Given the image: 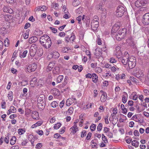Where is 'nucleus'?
Returning a JSON list of instances; mask_svg holds the SVG:
<instances>
[{
    "label": "nucleus",
    "mask_w": 149,
    "mask_h": 149,
    "mask_svg": "<svg viewBox=\"0 0 149 149\" xmlns=\"http://www.w3.org/2000/svg\"><path fill=\"white\" fill-rule=\"evenodd\" d=\"M127 32V30L125 28H123L121 30H120L116 33L114 34L113 36L118 41L121 40L124 38L126 35Z\"/></svg>",
    "instance_id": "1"
},
{
    "label": "nucleus",
    "mask_w": 149,
    "mask_h": 149,
    "mask_svg": "<svg viewBox=\"0 0 149 149\" xmlns=\"http://www.w3.org/2000/svg\"><path fill=\"white\" fill-rule=\"evenodd\" d=\"M125 12V9L124 7L121 5L118 6L116 11V16L118 17H121Z\"/></svg>",
    "instance_id": "2"
},
{
    "label": "nucleus",
    "mask_w": 149,
    "mask_h": 149,
    "mask_svg": "<svg viewBox=\"0 0 149 149\" xmlns=\"http://www.w3.org/2000/svg\"><path fill=\"white\" fill-rule=\"evenodd\" d=\"M141 21L145 26L149 24V13L145 14L143 16Z\"/></svg>",
    "instance_id": "3"
},
{
    "label": "nucleus",
    "mask_w": 149,
    "mask_h": 149,
    "mask_svg": "<svg viewBox=\"0 0 149 149\" xmlns=\"http://www.w3.org/2000/svg\"><path fill=\"white\" fill-rule=\"evenodd\" d=\"M135 5L137 7L145 6L148 3L147 0H137L135 2Z\"/></svg>",
    "instance_id": "4"
},
{
    "label": "nucleus",
    "mask_w": 149,
    "mask_h": 149,
    "mask_svg": "<svg viewBox=\"0 0 149 149\" xmlns=\"http://www.w3.org/2000/svg\"><path fill=\"white\" fill-rule=\"evenodd\" d=\"M134 59L133 58L132 59L130 58L129 59H127L128 65L130 69H132L134 68L136 65V59L135 57H134Z\"/></svg>",
    "instance_id": "5"
},
{
    "label": "nucleus",
    "mask_w": 149,
    "mask_h": 149,
    "mask_svg": "<svg viewBox=\"0 0 149 149\" xmlns=\"http://www.w3.org/2000/svg\"><path fill=\"white\" fill-rule=\"evenodd\" d=\"M120 28V23L118 22L116 23L112 27L111 33V35L113 36L114 34L117 32V31Z\"/></svg>",
    "instance_id": "6"
},
{
    "label": "nucleus",
    "mask_w": 149,
    "mask_h": 149,
    "mask_svg": "<svg viewBox=\"0 0 149 149\" xmlns=\"http://www.w3.org/2000/svg\"><path fill=\"white\" fill-rule=\"evenodd\" d=\"M37 65L35 63H33L29 65L27 67V70L29 72L34 71L37 69Z\"/></svg>",
    "instance_id": "7"
},
{
    "label": "nucleus",
    "mask_w": 149,
    "mask_h": 149,
    "mask_svg": "<svg viewBox=\"0 0 149 149\" xmlns=\"http://www.w3.org/2000/svg\"><path fill=\"white\" fill-rule=\"evenodd\" d=\"M127 42L130 46L133 47H134L135 45V42L134 41L133 38L131 36H130L127 40Z\"/></svg>",
    "instance_id": "8"
},
{
    "label": "nucleus",
    "mask_w": 149,
    "mask_h": 149,
    "mask_svg": "<svg viewBox=\"0 0 149 149\" xmlns=\"http://www.w3.org/2000/svg\"><path fill=\"white\" fill-rule=\"evenodd\" d=\"M99 22H93L91 23V28L92 30L93 31H95L97 30L98 27Z\"/></svg>",
    "instance_id": "9"
},
{
    "label": "nucleus",
    "mask_w": 149,
    "mask_h": 149,
    "mask_svg": "<svg viewBox=\"0 0 149 149\" xmlns=\"http://www.w3.org/2000/svg\"><path fill=\"white\" fill-rule=\"evenodd\" d=\"M3 11L10 14H12L13 12V10L8 6H5L3 8Z\"/></svg>",
    "instance_id": "10"
},
{
    "label": "nucleus",
    "mask_w": 149,
    "mask_h": 149,
    "mask_svg": "<svg viewBox=\"0 0 149 149\" xmlns=\"http://www.w3.org/2000/svg\"><path fill=\"white\" fill-rule=\"evenodd\" d=\"M40 40H41L42 41H44L46 42H48V41H49V40H51L50 37L46 34L44 35L41 36L40 38Z\"/></svg>",
    "instance_id": "11"
},
{
    "label": "nucleus",
    "mask_w": 149,
    "mask_h": 149,
    "mask_svg": "<svg viewBox=\"0 0 149 149\" xmlns=\"http://www.w3.org/2000/svg\"><path fill=\"white\" fill-rule=\"evenodd\" d=\"M95 52H94V55L96 56H101L102 53L101 48H97L95 50Z\"/></svg>",
    "instance_id": "12"
},
{
    "label": "nucleus",
    "mask_w": 149,
    "mask_h": 149,
    "mask_svg": "<svg viewBox=\"0 0 149 149\" xmlns=\"http://www.w3.org/2000/svg\"><path fill=\"white\" fill-rule=\"evenodd\" d=\"M38 38L36 36H32L29 39V42L30 44L34 43L37 41Z\"/></svg>",
    "instance_id": "13"
},
{
    "label": "nucleus",
    "mask_w": 149,
    "mask_h": 149,
    "mask_svg": "<svg viewBox=\"0 0 149 149\" xmlns=\"http://www.w3.org/2000/svg\"><path fill=\"white\" fill-rule=\"evenodd\" d=\"M52 44L51 40H49L48 42H45V44H43V46L46 49H48L50 47Z\"/></svg>",
    "instance_id": "14"
},
{
    "label": "nucleus",
    "mask_w": 149,
    "mask_h": 149,
    "mask_svg": "<svg viewBox=\"0 0 149 149\" xmlns=\"http://www.w3.org/2000/svg\"><path fill=\"white\" fill-rule=\"evenodd\" d=\"M53 95L58 96L60 94L59 90L56 88H54L53 89Z\"/></svg>",
    "instance_id": "15"
},
{
    "label": "nucleus",
    "mask_w": 149,
    "mask_h": 149,
    "mask_svg": "<svg viewBox=\"0 0 149 149\" xmlns=\"http://www.w3.org/2000/svg\"><path fill=\"white\" fill-rule=\"evenodd\" d=\"M33 138H34V136L32 134L29 135L28 137L29 140L31 142V144L33 145V144L34 141Z\"/></svg>",
    "instance_id": "16"
},
{
    "label": "nucleus",
    "mask_w": 149,
    "mask_h": 149,
    "mask_svg": "<svg viewBox=\"0 0 149 149\" xmlns=\"http://www.w3.org/2000/svg\"><path fill=\"white\" fill-rule=\"evenodd\" d=\"M60 54L56 52H54L52 54V58H58L60 56Z\"/></svg>",
    "instance_id": "17"
},
{
    "label": "nucleus",
    "mask_w": 149,
    "mask_h": 149,
    "mask_svg": "<svg viewBox=\"0 0 149 149\" xmlns=\"http://www.w3.org/2000/svg\"><path fill=\"white\" fill-rule=\"evenodd\" d=\"M136 77L140 79L141 77H143L144 74L141 71L138 72L136 73Z\"/></svg>",
    "instance_id": "18"
},
{
    "label": "nucleus",
    "mask_w": 149,
    "mask_h": 149,
    "mask_svg": "<svg viewBox=\"0 0 149 149\" xmlns=\"http://www.w3.org/2000/svg\"><path fill=\"white\" fill-rule=\"evenodd\" d=\"M132 144L133 146L137 148L139 146V142L135 140H134L132 141Z\"/></svg>",
    "instance_id": "19"
},
{
    "label": "nucleus",
    "mask_w": 149,
    "mask_h": 149,
    "mask_svg": "<svg viewBox=\"0 0 149 149\" xmlns=\"http://www.w3.org/2000/svg\"><path fill=\"white\" fill-rule=\"evenodd\" d=\"M63 75H60L58 76L56 79V82L57 83H60L63 80Z\"/></svg>",
    "instance_id": "20"
},
{
    "label": "nucleus",
    "mask_w": 149,
    "mask_h": 149,
    "mask_svg": "<svg viewBox=\"0 0 149 149\" xmlns=\"http://www.w3.org/2000/svg\"><path fill=\"white\" fill-rule=\"evenodd\" d=\"M54 64L53 63H50L49 64L47 67V70H48V71H50L52 70Z\"/></svg>",
    "instance_id": "21"
},
{
    "label": "nucleus",
    "mask_w": 149,
    "mask_h": 149,
    "mask_svg": "<svg viewBox=\"0 0 149 149\" xmlns=\"http://www.w3.org/2000/svg\"><path fill=\"white\" fill-rule=\"evenodd\" d=\"M92 77L93 81L95 83L97 80L98 77L95 73H93L92 74Z\"/></svg>",
    "instance_id": "22"
},
{
    "label": "nucleus",
    "mask_w": 149,
    "mask_h": 149,
    "mask_svg": "<svg viewBox=\"0 0 149 149\" xmlns=\"http://www.w3.org/2000/svg\"><path fill=\"white\" fill-rule=\"evenodd\" d=\"M47 9V8L45 6H42L38 7V8H37V10L39 11L41 10V11H43Z\"/></svg>",
    "instance_id": "23"
},
{
    "label": "nucleus",
    "mask_w": 149,
    "mask_h": 149,
    "mask_svg": "<svg viewBox=\"0 0 149 149\" xmlns=\"http://www.w3.org/2000/svg\"><path fill=\"white\" fill-rule=\"evenodd\" d=\"M13 16L11 15H10L7 14L5 15L4 17V18L5 19V20L8 21L12 19L13 18Z\"/></svg>",
    "instance_id": "24"
},
{
    "label": "nucleus",
    "mask_w": 149,
    "mask_h": 149,
    "mask_svg": "<svg viewBox=\"0 0 149 149\" xmlns=\"http://www.w3.org/2000/svg\"><path fill=\"white\" fill-rule=\"evenodd\" d=\"M16 138L15 136H13L12 137L11 139L10 140V144L11 145H13L15 142Z\"/></svg>",
    "instance_id": "25"
},
{
    "label": "nucleus",
    "mask_w": 149,
    "mask_h": 149,
    "mask_svg": "<svg viewBox=\"0 0 149 149\" xmlns=\"http://www.w3.org/2000/svg\"><path fill=\"white\" fill-rule=\"evenodd\" d=\"M107 97V94L101 96L100 101L102 102H104L106 100Z\"/></svg>",
    "instance_id": "26"
},
{
    "label": "nucleus",
    "mask_w": 149,
    "mask_h": 149,
    "mask_svg": "<svg viewBox=\"0 0 149 149\" xmlns=\"http://www.w3.org/2000/svg\"><path fill=\"white\" fill-rule=\"evenodd\" d=\"M116 55L117 56V58H118V59H120V58H121L122 56V54L121 51L116 52Z\"/></svg>",
    "instance_id": "27"
},
{
    "label": "nucleus",
    "mask_w": 149,
    "mask_h": 149,
    "mask_svg": "<svg viewBox=\"0 0 149 149\" xmlns=\"http://www.w3.org/2000/svg\"><path fill=\"white\" fill-rule=\"evenodd\" d=\"M37 54L38 56L41 57L43 54V52L42 49H39L37 51Z\"/></svg>",
    "instance_id": "28"
},
{
    "label": "nucleus",
    "mask_w": 149,
    "mask_h": 149,
    "mask_svg": "<svg viewBox=\"0 0 149 149\" xmlns=\"http://www.w3.org/2000/svg\"><path fill=\"white\" fill-rule=\"evenodd\" d=\"M36 52L34 51L33 49H31L30 50V55L31 57H34L36 54Z\"/></svg>",
    "instance_id": "29"
},
{
    "label": "nucleus",
    "mask_w": 149,
    "mask_h": 149,
    "mask_svg": "<svg viewBox=\"0 0 149 149\" xmlns=\"http://www.w3.org/2000/svg\"><path fill=\"white\" fill-rule=\"evenodd\" d=\"M129 137L128 136H126L125 138V141L128 144L130 143L131 142H132V139L131 138H128Z\"/></svg>",
    "instance_id": "30"
},
{
    "label": "nucleus",
    "mask_w": 149,
    "mask_h": 149,
    "mask_svg": "<svg viewBox=\"0 0 149 149\" xmlns=\"http://www.w3.org/2000/svg\"><path fill=\"white\" fill-rule=\"evenodd\" d=\"M30 30L28 29L26 30V32L25 33L24 35V39H27L28 38L29 35V31Z\"/></svg>",
    "instance_id": "31"
},
{
    "label": "nucleus",
    "mask_w": 149,
    "mask_h": 149,
    "mask_svg": "<svg viewBox=\"0 0 149 149\" xmlns=\"http://www.w3.org/2000/svg\"><path fill=\"white\" fill-rule=\"evenodd\" d=\"M127 97H128L125 95H123L122 96V102L123 103L125 104L126 103L127 101Z\"/></svg>",
    "instance_id": "32"
},
{
    "label": "nucleus",
    "mask_w": 149,
    "mask_h": 149,
    "mask_svg": "<svg viewBox=\"0 0 149 149\" xmlns=\"http://www.w3.org/2000/svg\"><path fill=\"white\" fill-rule=\"evenodd\" d=\"M45 103H39L38 106L40 107L39 108L40 109L43 110L45 107Z\"/></svg>",
    "instance_id": "33"
},
{
    "label": "nucleus",
    "mask_w": 149,
    "mask_h": 149,
    "mask_svg": "<svg viewBox=\"0 0 149 149\" xmlns=\"http://www.w3.org/2000/svg\"><path fill=\"white\" fill-rule=\"evenodd\" d=\"M102 139L103 141L105 143H108V141L106 136H104V134H102Z\"/></svg>",
    "instance_id": "34"
},
{
    "label": "nucleus",
    "mask_w": 149,
    "mask_h": 149,
    "mask_svg": "<svg viewBox=\"0 0 149 149\" xmlns=\"http://www.w3.org/2000/svg\"><path fill=\"white\" fill-rule=\"evenodd\" d=\"M61 124L60 123H57L54 126V128L55 129L57 130L61 126Z\"/></svg>",
    "instance_id": "35"
},
{
    "label": "nucleus",
    "mask_w": 149,
    "mask_h": 149,
    "mask_svg": "<svg viewBox=\"0 0 149 149\" xmlns=\"http://www.w3.org/2000/svg\"><path fill=\"white\" fill-rule=\"evenodd\" d=\"M27 52V51L26 50L24 51L22 54L21 55H20V57L21 58L25 57L26 56Z\"/></svg>",
    "instance_id": "36"
},
{
    "label": "nucleus",
    "mask_w": 149,
    "mask_h": 149,
    "mask_svg": "<svg viewBox=\"0 0 149 149\" xmlns=\"http://www.w3.org/2000/svg\"><path fill=\"white\" fill-rule=\"evenodd\" d=\"M85 23L86 26V27H89L90 26V21L89 19H88L87 20L85 19Z\"/></svg>",
    "instance_id": "37"
},
{
    "label": "nucleus",
    "mask_w": 149,
    "mask_h": 149,
    "mask_svg": "<svg viewBox=\"0 0 149 149\" xmlns=\"http://www.w3.org/2000/svg\"><path fill=\"white\" fill-rule=\"evenodd\" d=\"M58 104V103L56 101H53L51 104V105L52 107L54 108L56 107V105Z\"/></svg>",
    "instance_id": "38"
},
{
    "label": "nucleus",
    "mask_w": 149,
    "mask_h": 149,
    "mask_svg": "<svg viewBox=\"0 0 149 149\" xmlns=\"http://www.w3.org/2000/svg\"><path fill=\"white\" fill-rule=\"evenodd\" d=\"M102 123H100L99 124L97 127V129L98 131H100L102 130Z\"/></svg>",
    "instance_id": "39"
},
{
    "label": "nucleus",
    "mask_w": 149,
    "mask_h": 149,
    "mask_svg": "<svg viewBox=\"0 0 149 149\" xmlns=\"http://www.w3.org/2000/svg\"><path fill=\"white\" fill-rule=\"evenodd\" d=\"M18 134L20 135L23 134L25 132V131L22 129H19L18 130Z\"/></svg>",
    "instance_id": "40"
},
{
    "label": "nucleus",
    "mask_w": 149,
    "mask_h": 149,
    "mask_svg": "<svg viewBox=\"0 0 149 149\" xmlns=\"http://www.w3.org/2000/svg\"><path fill=\"white\" fill-rule=\"evenodd\" d=\"M68 111L69 114L71 115L73 112V108L72 107H70L68 110V111H66V113H67Z\"/></svg>",
    "instance_id": "41"
},
{
    "label": "nucleus",
    "mask_w": 149,
    "mask_h": 149,
    "mask_svg": "<svg viewBox=\"0 0 149 149\" xmlns=\"http://www.w3.org/2000/svg\"><path fill=\"white\" fill-rule=\"evenodd\" d=\"M96 128V125L95 124H93L90 126V129L92 131H94Z\"/></svg>",
    "instance_id": "42"
},
{
    "label": "nucleus",
    "mask_w": 149,
    "mask_h": 149,
    "mask_svg": "<svg viewBox=\"0 0 149 149\" xmlns=\"http://www.w3.org/2000/svg\"><path fill=\"white\" fill-rule=\"evenodd\" d=\"M27 140L26 139L24 141L22 140V141L21 143V145L23 146H25L26 145V144L28 142Z\"/></svg>",
    "instance_id": "43"
},
{
    "label": "nucleus",
    "mask_w": 149,
    "mask_h": 149,
    "mask_svg": "<svg viewBox=\"0 0 149 149\" xmlns=\"http://www.w3.org/2000/svg\"><path fill=\"white\" fill-rule=\"evenodd\" d=\"M86 135V130H84L82 131L81 133V137L82 138L84 137Z\"/></svg>",
    "instance_id": "44"
},
{
    "label": "nucleus",
    "mask_w": 149,
    "mask_h": 149,
    "mask_svg": "<svg viewBox=\"0 0 149 149\" xmlns=\"http://www.w3.org/2000/svg\"><path fill=\"white\" fill-rule=\"evenodd\" d=\"M10 109L13 113H15L16 112V109L15 107L13 106H11L10 107Z\"/></svg>",
    "instance_id": "45"
},
{
    "label": "nucleus",
    "mask_w": 149,
    "mask_h": 149,
    "mask_svg": "<svg viewBox=\"0 0 149 149\" xmlns=\"http://www.w3.org/2000/svg\"><path fill=\"white\" fill-rule=\"evenodd\" d=\"M127 58L126 59H125L124 58H123L122 59V63L125 65H126L127 63L128 62L127 61Z\"/></svg>",
    "instance_id": "46"
},
{
    "label": "nucleus",
    "mask_w": 149,
    "mask_h": 149,
    "mask_svg": "<svg viewBox=\"0 0 149 149\" xmlns=\"http://www.w3.org/2000/svg\"><path fill=\"white\" fill-rule=\"evenodd\" d=\"M38 103H45L43 101V100L42 98V97H38Z\"/></svg>",
    "instance_id": "47"
},
{
    "label": "nucleus",
    "mask_w": 149,
    "mask_h": 149,
    "mask_svg": "<svg viewBox=\"0 0 149 149\" xmlns=\"http://www.w3.org/2000/svg\"><path fill=\"white\" fill-rule=\"evenodd\" d=\"M70 130L71 131L70 133L71 134L72 133V134H75V133L77 131H78V130H77L76 129H74L73 128V129H70Z\"/></svg>",
    "instance_id": "48"
},
{
    "label": "nucleus",
    "mask_w": 149,
    "mask_h": 149,
    "mask_svg": "<svg viewBox=\"0 0 149 149\" xmlns=\"http://www.w3.org/2000/svg\"><path fill=\"white\" fill-rule=\"evenodd\" d=\"M117 61L115 59V58L113 57L111 58L110 59V62L111 63H116Z\"/></svg>",
    "instance_id": "49"
},
{
    "label": "nucleus",
    "mask_w": 149,
    "mask_h": 149,
    "mask_svg": "<svg viewBox=\"0 0 149 149\" xmlns=\"http://www.w3.org/2000/svg\"><path fill=\"white\" fill-rule=\"evenodd\" d=\"M65 127H63L59 131L60 134H62L63 133L65 132Z\"/></svg>",
    "instance_id": "50"
},
{
    "label": "nucleus",
    "mask_w": 149,
    "mask_h": 149,
    "mask_svg": "<svg viewBox=\"0 0 149 149\" xmlns=\"http://www.w3.org/2000/svg\"><path fill=\"white\" fill-rule=\"evenodd\" d=\"M71 35L72 36L70 37V40L73 41L75 39L76 37L73 33H72Z\"/></svg>",
    "instance_id": "51"
},
{
    "label": "nucleus",
    "mask_w": 149,
    "mask_h": 149,
    "mask_svg": "<svg viewBox=\"0 0 149 149\" xmlns=\"http://www.w3.org/2000/svg\"><path fill=\"white\" fill-rule=\"evenodd\" d=\"M50 29L52 31L53 33H56L57 31V30L56 28L52 27H49Z\"/></svg>",
    "instance_id": "52"
},
{
    "label": "nucleus",
    "mask_w": 149,
    "mask_h": 149,
    "mask_svg": "<svg viewBox=\"0 0 149 149\" xmlns=\"http://www.w3.org/2000/svg\"><path fill=\"white\" fill-rule=\"evenodd\" d=\"M31 26V24L29 23H26L24 26V28L25 29H27L29 27Z\"/></svg>",
    "instance_id": "53"
},
{
    "label": "nucleus",
    "mask_w": 149,
    "mask_h": 149,
    "mask_svg": "<svg viewBox=\"0 0 149 149\" xmlns=\"http://www.w3.org/2000/svg\"><path fill=\"white\" fill-rule=\"evenodd\" d=\"M65 103V101L64 100H63L60 103L59 106L61 108H62L64 106Z\"/></svg>",
    "instance_id": "54"
},
{
    "label": "nucleus",
    "mask_w": 149,
    "mask_h": 149,
    "mask_svg": "<svg viewBox=\"0 0 149 149\" xmlns=\"http://www.w3.org/2000/svg\"><path fill=\"white\" fill-rule=\"evenodd\" d=\"M9 42L8 39L4 41V45L5 47L8 46L9 45Z\"/></svg>",
    "instance_id": "55"
},
{
    "label": "nucleus",
    "mask_w": 149,
    "mask_h": 149,
    "mask_svg": "<svg viewBox=\"0 0 149 149\" xmlns=\"http://www.w3.org/2000/svg\"><path fill=\"white\" fill-rule=\"evenodd\" d=\"M11 72L14 74H16L17 72V70L14 68H12L11 70Z\"/></svg>",
    "instance_id": "56"
},
{
    "label": "nucleus",
    "mask_w": 149,
    "mask_h": 149,
    "mask_svg": "<svg viewBox=\"0 0 149 149\" xmlns=\"http://www.w3.org/2000/svg\"><path fill=\"white\" fill-rule=\"evenodd\" d=\"M92 133L90 132H89L87 134L86 137V139L87 140H88L90 139Z\"/></svg>",
    "instance_id": "57"
},
{
    "label": "nucleus",
    "mask_w": 149,
    "mask_h": 149,
    "mask_svg": "<svg viewBox=\"0 0 149 149\" xmlns=\"http://www.w3.org/2000/svg\"><path fill=\"white\" fill-rule=\"evenodd\" d=\"M59 5L58 3H52V7L55 9H56V8H58Z\"/></svg>",
    "instance_id": "58"
},
{
    "label": "nucleus",
    "mask_w": 149,
    "mask_h": 149,
    "mask_svg": "<svg viewBox=\"0 0 149 149\" xmlns=\"http://www.w3.org/2000/svg\"><path fill=\"white\" fill-rule=\"evenodd\" d=\"M6 104V103L5 101L1 102V107L2 108L4 109H5L6 108V106H5Z\"/></svg>",
    "instance_id": "59"
},
{
    "label": "nucleus",
    "mask_w": 149,
    "mask_h": 149,
    "mask_svg": "<svg viewBox=\"0 0 149 149\" xmlns=\"http://www.w3.org/2000/svg\"><path fill=\"white\" fill-rule=\"evenodd\" d=\"M42 123L40 122V121H38L36 123L34 124V125L36 127H37L38 126H40L42 124Z\"/></svg>",
    "instance_id": "60"
},
{
    "label": "nucleus",
    "mask_w": 149,
    "mask_h": 149,
    "mask_svg": "<svg viewBox=\"0 0 149 149\" xmlns=\"http://www.w3.org/2000/svg\"><path fill=\"white\" fill-rule=\"evenodd\" d=\"M134 134L135 136H139V135L138 131L137 130H135L134 131Z\"/></svg>",
    "instance_id": "61"
},
{
    "label": "nucleus",
    "mask_w": 149,
    "mask_h": 149,
    "mask_svg": "<svg viewBox=\"0 0 149 149\" xmlns=\"http://www.w3.org/2000/svg\"><path fill=\"white\" fill-rule=\"evenodd\" d=\"M42 146V145L41 143H38L36 146V148L39 149Z\"/></svg>",
    "instance_id": "62"
},
{
    "label": "nucleus",
    "mask_w": 149,
    "mask_h": 149,
    "mask_svg": "<svg viewBox=\"0 0 149 149\" xmlns=\"http://www.w3.org/2000/svg\"><path fill=\"white\" fill-rule=\"evenodd\" d=\"M65 35V33L63 32H61L59 33V36L61 37H64Z\"/></svg>",
    "instance_id": "63"
},
{
    "label": "nucleus",
    "mask_w": 149,
    "mask_h": 149,
    "mask_svg": "<svg viewBox=\"0 0 149 149\" xmlns=\"http://www.w3.org/2000/svg\"><path fill=\"white\" fill-rule=\"evenodd\" d=\"M65 40L67 42H68L69 40H70V38L69 36H66L65 38Z\"/></svg>",
    "instance_id": "64"
}]
</instances>
